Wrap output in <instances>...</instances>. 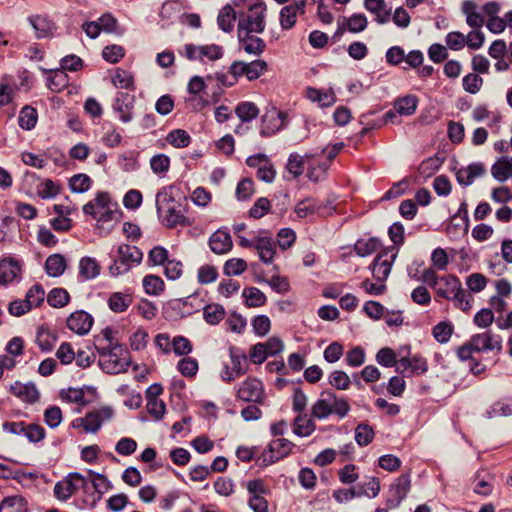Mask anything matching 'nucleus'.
I'll list each match as a JSON object with an SVG mask.
<instances>
[{"label":"nucleus","instance_id":"nucleus-39","mask_svg":"<svg viewBox=\"0 0 512 512\" xmlns=\"http://www.w3.org/2000/svg\"><path fill=\"white\" fill-rule=\"evenodd\" d=\"M295 214L300 219H305L320 213V206L313 198H306L297 203L294 209Z\"/></svg>","mask_w":512,"mask_h":512},{"label":"nucleus","instance_id":"nucleus-28","mask_svg":"<svg viewBox=\"0 0 512 512\" xmlns=\"http://www.w3.org/2000/svg\"><path fill=\"white\" fill-rule=\"evenodd\" d=\"M272 270L275 272L270 278L266 277L263 273H258V282L267 283L273 291L279 294H285L290 289V283L284 276H280L277 271L276 265L272 266Z\"/></svg>","mask_w":512,"mask_h":512},{"label":"nucleus","instance_id":"nucleus-51","mask_svg":"<svg viewBox=\"0 0 512 512\" xmlns=\"http://www.w3.org/2000/svg\"><path fill=\"white\" fill-rule=\"evenodd\" d=\"M70 301V295L64 288H53L47 295V302L54 308H62Z\"/></svg>","mask_w":512,"mask_h":512},{"label":"nucleus","instance_id":"nucleus-62","mask_svg":"<svg viewBox=\"0 0 512 512\" xmlns=\"http://www.w3.org/2000/svg\"><path fill=\"white\" fill-rule=\"evenodd\" d=\"M124 55H125L124 48L122 46L116 45V44L108 45V46L104 47L102 50L103 58L111 64L118 63L124 57Z\"/></svg>","mask_w":512,"mask_h":512},{"label":"nucleus","instance_id":"nucleus-8","mask_svg":"<svg viewBox=\"0 0 512 512\" xmlns=\"http://www.w3.org/2000/svg\"><path fill=\"white\" fill-rule=\"evenodd\" d=\"M294 447V443L286 438H278L272 440L267 448L258 456V461H262L263 466L273 464L287 457Z\"/></svg>","mask_w":512,"mask_h":512},{"label":"nucleus","instance_id":"nucleus-1","mask_svg":"<svg viewBox=\"0 0 512 512\" xmlns=\"http://www.w3.org/2000/svg\"><path fill=\"white\" fill-rule=\"evenodd\" d=\"M435 291L439 297L453 301L455 307L462 311H469L472 307L473 297L463 290L459 278L454 275L440 277Z\"/></svg>","mask_w":512,"mask_h":512},{"label":"nucleus","instance_id":"nucleus-57","mask_svg":"<svg viewBox=\"0 0 512 512\" xmlns=\"http://www.w3.org/2000/svg\"><path fill=\"white\" fill-rule=\"evenodd\" d=\"M45 297V291L42 285L34 284L26 293L25 300L30 308L38 307L42 304Z\"/></svg>","mask_w":512,"mask_h":512},{"label":"nucleus","instance_id":"nucleus-14","mask_svg":"<svg viewBox=\"0 0 512 512\" xmlns=\"http://www.w3.org/2000/svg\"><path fill=\"white\" fill-rule=\"evenodd\" d=\"M411 488V481L409 474L399 476L394 483L390 486V496L386 500L388 508H397L400 503L406 498Z\"/></svg>","mask_w":512,"mask_h":512},{"label":"nucleus","instance_id":"nucleus-47","mask_svg":"<svg viewBox=\"0 0 512 512\" xmlns=\"http://www.w3.org/2000/svg\"><path fill=\"white\" fill-rule=\"evenodd\" d=\"M224 316L225 310L220 304H205L203 307L204 320L210 325L218 324Z\"/></svg>","mask_w":512,"mask_h":512},{"label":"nucleus","instance_id":"nucleus-13","mask_svg":"<svg viewBox=\"0 0 512 512\" xmlns=\"http://www.w3.org/2000/svg\"><path fill=\"white\" fill-rule=\"evenodd\" d=\"M205 305V300L199 292L180 299H175L171 302L173 310L178 311L181 318L190 316L191 314L200 311Z\"/></svg>","mask_w":512,"mask_h":512},{"label":"nucleus","instance_id":"nucleus-25","mask_svg":"<svg viewBox=\"0 0 512 512\" xmlns=\"http://www.w3.org/2000/svg\"><path fill=\"white\" fill-rule=\"evenodd\" d=\"M283 350L284 343L277 336L270 337L264 343H258V365L262 364L269 356H276Z\"/></svg>","mask_w":512,"mask_h":512},{"label":"nucleus","instance_id":"nucleus-3","mask_svg":"<svg viewBox=\"0 0 512 512\" xmlns=\"http://www.w3.org/2000/svg\"><path fill=\"white\" fill-rule=\"evenodd\" d=\"M83 213L99 222L118 220L122 214L107 192H98L93 200L83 206Z\"/></svg>","mask_w":512,"mask_h":512},{"label":"nucleus","instance_id":"nucleus-26","mask_svg":"<svg viewBox=\"0 0 512 512\" xmlns=\"http://www.w3.org/2000/svg\"><path fill=\"white\" fill-rule=\"evenodd\" d=\"M119 342L114 336V332L111 327L104 328L99 334L93 337V346L97 351L99 357L105 354L110 348L112 349Z\"/></svg>","mask_w":512,"mask_h":512},{"label":"nucleus","instance_id":"nucleus-43","mask_svg":"<svg viewBox=\"0 0 512 512\" xmlns=\"http://www.w3.org/2000/svg\"><path fill=\"white\" fill-rule=\"evenodd\" d=\"M79 273L87 280L94 279L100 274V266L94 258L83 257L79 263Z\"/></svg>","mask_w":512,"mask_h":512},{"label":"nucleus","instance_id":"nucleus-38","mask_svg":"<svg viewBox=\"0 0 512 512\" xmlns=\"http://www.w3.org/2000/svg\"><path fill=\"white\" fill-rule=\"evenodd\" d=\"M276 170L266 155L258 153V179L271 183L275 179Z\"/></svg>","mask_w":512,"mask_h":512},{"label":"nucleus","instance_id":"nucleus-40","mask_svg":"<svg viewBox=\"0 0 512 512\" xmlns=\"http://www.w3.org/2000/svg\"><path fill=\"white\" fill-rule=\"evenodd\" d=\"M38 120L37 110L29 105L24 106L19 113L18 124L23 130H32Z\"/></svg>","mask_w":512,"mask_h":512},{"label":"nucleus","instance_id":"nucleus-53","mask_svg":"<svg viewBox=\"0 0 512 512\" xmlns=\"http://www.w3.org/2000/svg\"><path fill=\"white\" fill-rule=\"evenodd\" d=\"M92 180L86 174H76L69 180V187L73 193H84L91 188Z\"/></svg>","mask_w":512,"mask_h":512},{"label":"nucleus","instance_id":"nucleus-19","mask_svg":"<svg viewBox=\"0 0 512 512\" xmlns=\"http://www.w3.org/2000/svg\"><path fill=\"white\" fill-rule=\"evenodd\" d=\"M470 342L476 352L501 350L502 348V338L490 331L473 335Z\"/></svg>","mask_w":512,"mask_h":512},{"label":"nucleus","instance_id":"nucleus-63","mask_svg":"<svg viewBox=\"0 0 512 512\" xmlns=\"http://www.w3.org/2000/svg\"><path fill=\"white\" fill-rule=\"evenodd\" d=\"M177 369L184 377H194L198 372V362L195 358L184 357L178 362Z\"/></svg>","mask_w":512,"mask_h":512},{"label":"nucleus","instance_id":"nucleus-60","mask_svg":"<svg viewBox=\"0 0 512 512\" xmlns=\"http://www.w3.org/2000/svg\"><path fill=\"white\" fill-rule=\"evenodd\" d=\"M254 182L251 178L242 179L236 187V198L238 201H246L254 194Z\"/></svg>","mask_w":512,"mask_h":512},{"label":"nucleus","instance_id":"nucleus-52","mask_svg":"<svg viewBox=\"0 0 512 512\" xmlns=\"http://www.w3.org/2000/svg\"><path fill=\"white\" fill-rule=\"evenodd\" d=\"M374 436L373 428L366 423H361L355 428V441L361 447L369 445Z\"/></svg>","mask_w":512,"mask_h":512},{"label":"nucleus","instance_id":"nucleus-16","mask_svg":"<svg viewBox=\"0 0 512 512\" xmlns=\"http://www.w3.org/2000/svg\"><path fill=\"white\" fill-rule=\"evenodd\" d=\"M114 415V410L110 406H103L99 409L89 411L84 416L85 432L96 433L104 422L109 421Z\"/></svg>","mask_w":512,"mask_h":512},{"label":"nucleus","instance_id":"nucleus-27","mask_svg":"<svg viewBox=\"0 0 512 512\" xmlns=\"http://www.w3.org/2000/svg\"><path fill=\"white\" fill-rule=\"evenodd\" d=\"M462 13L466 16V23L472 29H481L484 25V16L478 11V5L472 0H466L461 6Z\"/></svg>","mask_w":512,"mask_h":512},{"label":"nucleus","instance_id":"nucleus-48","mask_svg":"<svg viewBox=\"0 0 512 512\" xmlns=\"http://www.w3.org/2000/svg\"><path fill=\"white\" fill-rule=\"evenodd\" d=\"M444 159L438 155H434L422 161L419 165L418 172L424 178L431 177L435 174L443 164Z\"/></svg>","mask_w":512,"mask_h":512},{"label":"nucleus","instance_id":"nucleus-20","mask_svg":"<svg viewBox=\"0 0 512 512\" xmlns=\"http://www.w3.org/2000/svg\"><path fill=\"white\" fill-rule=\"evenodd\" d=\"M93 322V317L89 313L79 310L70 314L66 325L72 332L85 335L91 330Z\"/></svg>","mask_w":512,"mask_h":512},{"label":"nucleus","instance_id":"nucleus-33","mask_svg":"<svg viewBox=\"0 0 512 512\" xmlns=\"http://www.w3.org/2000/svg\"><path fill=\"white\" fill-rule=\"evenodd\" d=\"M67 267L66 259L61 254H52L45 261L46 273L51 277L61 276Z\"/></svg>","mask_w":512,"mask_h":512},{"label":"nucleus","instance_id":"nucleus-55","mask_svg":"<svg viewBox=\"0 0 512 512\" xmlns=\"http://www.w3.org/2000/svg\"><path fill=\"white\" fill-rule=\"evenodd\" d=\"M367 493L364 487H354L351 489H337L333 492V497L338 503H344L355 497H362Z\"/></svg>","mask_w":512,"mask_h":512},{"label":"nucleus","instance_id":"nucleus-18","mask_svg":"<svg viewBox=\"0 0 512 512\" xmlns=\"http://www.w3.org/2000/svg\"><path fill=\"white\" fill-rule=\"evenodd\" d=\"M306 0H292L289 5L284 6L280 11V25L282 29H291L299 14L305 13Z\"/></svg>","mask_w":512,"mask_h":512},{"label":"nucleus","instance_id":"nucleus-61","mask_svg":"<svg viewBox=\"0 0 512 512\" xmlns=\"http://www.w3.org/2000/svg\"><path fill=\"white\" fill-rule=\"evenodd\" d=\"M286 169L293 178H298L304 171V160L303 157L297 153H291Z\"/></svg>","mask_w":512,"mask_h":512},{"label":"nucleus","instance_id":"nucleus-49","mask_svg":"<svg viewBox=\"0 0 512 512\" xmlns=\"http://www.w3.org/2000/svg\"><path fill=\"white\" fill-rule=\"evenodd\" d=\"M166 141L175 148H185L190 145L191 136L184 129H174L167 134Z\"/></svg>","mask_w":512,"mask_h":512},{"label":"nucleus","instance_id":"nucleus-34","mask_svg":"<svg viewBox=\"0 0 512 512\" xmlns=\"http://www.w3.org/2000/svg\"><path fill=\"white\" fill-rule=\"evenodd\" d=\"M307 98L312 102H317L321 107H329L336 101L333 91H324L317 88L309 87L306 92Z\"/></svg>","mask_w":512,"mask_h":512},{"label":"nucleus","instance_id":"nucleus-21","mask_svg":"<svg viewBox=\"0 0 512 512\" xmlns=\"http://www.w3.org/2000/svg\"><path fill=\"white\" fill-rule=\"evenodd\" d=\"M28 22L34 29L37 39L52 36L56 29L55 23L46 15H31L28 17Z\"/></svg>","mask_w":512,"mask_h":512},{"label":"nucleus","instance_id":"nucleus-30","mask_svg":"<svg viewBox=\"0 0 512 512\" xmlns=\"http://www.w3.org/2000/svg\"><path fill=\"white\" fill-rule=\"evenodd\" d=\"M492 176L500 183L512 177V159L507 156L499 158L491 167Z\"/></svg>","mask_w":512,"mask_h":512},{"label":"nucleus","instance_id":"nucleus-58","mask_svg":"<svg viewBox=\"0 0 512 512\" xmlns=\"http://www.w3.org/2000/svg\"><path fill=\"white\" fill-rule=\"evenodd\" d=\"M256 380L248 378L238 390L239 399L245 402H256Z\"/></svg>","mask_w":512,"mask_h":512},{"label":"nucleus","instance_id":"nucleus-46","mask_svg":"<svg viewBox=\"0 0 512 512\" xmlns=\"http://www.w3.org/2000/svg\"><path fill=\"white\" fill-rule=\"evenodd\" d=\"M512 415V398L495 402L485 413L487 418Z\"/></svg>","mask_w":512,"mask_h":512},{"label":"nucleus","instance_id":"nucleus-29","mask_svg":"<svg viewBox=\"0 0 512 512\" xmlns=\"http://www.w3.org/2000/svg\"><path fill=\"white\" fill-rule=\"evenodd\" d=\"M332 414L331 390H325L312 406V416L317 419H326Z\"/></svg>","mask_w":512,"mask_h":512},{"label":"nucleus","instance_id":"nucleus-10","mask_svg":"<svg viewBox=\"0 0 512 512\" xmlns=\"http://www.w3.org/2000/svg\"><path fill=\"white\" fill-rule=\"evenodd\" d=\"M256 18L248 15L238 23V39L243 49L249 54H256Z\"/></svg>","mask_w":512,"mask_h":512},{"label":"nucleus","instance_id":"nucleus-44","mask_svg":"<svg viewBox=\"0 0 512 512\" xmlns=\"http://www.w3.org/2000/svg\"><path fill=\"white\" fill-rule=\"evenodd\" d=\"M380 246L381 242L378 238L370 237L368 239H359L354 245V250L357 255L365 257L377 251Z\"/></svg>","mask_w":512,"mask_h":512},{"label":"nucleus","instance_id":"nucleus-37","mask_svg":"<svg viewBox=\"0 0 512 512\" xmlns=\"http://www.w3.org/2000/svg\"><path fill=\"white\" fill-rule=\"evenodd\" d=\"M418 106V98L415 95L400 97L394 102V109L400 115L410 116L415 113Z\"/></svg>","mask_w":512,"mask_h":512},{"label":"nucleus","instance_id":"nucleus-6","mask_svg":"<svg viewBox=\"0 0 512 512\" xmlns=\"http://www.w3.org/2000/svg\"><path fill=\"white\" fill-rule=\"evenodd\" d=\"M229 354L231 358V369L225 365L221 371V378L223 381L230 382L235 377L246 373L248 368V360L252 363H256V345H252L249 350V358L239 348L230 347Z\"/></svg>","mask_w":512,"mask_h":512},{"label":"nucleus","instance_id":"nucleus-4","mask_svg":"<svg viewBox=\"0 0 512 512\" xmlns=\"http://www.w3.org/2000/svg\"><path fill=\"white\" fill-rule=\"evenodd\" d=\"M112 263L108 267L111 276H119L127 273L132 267L141 263L143 259L142 251L129 244H120L117 247L116 255L110 254Z\"/></svg>","mask_w":512,"mask_h":512},{"label":"nucleus","instance_id":"nucleus-35","mask_svg":"<svg viewBox=\"0 0 512 512\" xmlns=\"http://www.w3.org/2000/svg\"><path fill=\"white\" fill-rule=\"evenodd\" d=\"M343 27H339L338 32L341 33L345 27L351 33H360L364 31L368 25L367 17L362 13H354L349 18L343 19Z\"/></svg>","mask_w":512,"mask_h":512},{"label":"nucleus","instance_id":"nucleus-5","mask_svg":"<svg viewBox=\"0 0 512 512\" xmlns=\"http://www.w3.org/2000/svg\"><path fill=\"white\" fill-rule=\"evenodd\" d=\"M99 357L98 364L107 374H120L128 370L131 365V357L128 349L118 343L112 349Z\"/></svg>","mask_w":512,"mask_h":512},{"label":"nucleus","instance_id":"nucleus-54","mask_svg":"<svg viewBox=\"0 0 512 512\" xmlns=\"http://www.w3.org/2000/svg\"><path fill=\"white\" fill-rule=\"evenodd\" d=\"M92 485L95 489L97 497L93 499L92 506H95L101 500L102 495L113 489L111 481L104 475H96V479H92Z\"/></svg>","mask_w":512,"mask_h":512},{"label":"nucleus","instance_id":"nucleus-64","mask_svg":"<svg viewBox=\"0 0 512 512\" xmlns=\"http://www.w3.org/2000/svg\"><path fill=\"white\" fill-rule=\"evenodd\" d=\"M168 260V250L163 246L153 247L147 257L148 263L153 266H163Z\"/></svg>","mask_w":512,"mask_h":512},{"label":"nucleus","instance_id":"nucleus-31","mask_svg":"<svg viewBox=\"0 0 512 512\" xmlns=\"http://www.w3.org/2000/svg\"><path fill=\"white\" fill-rule=\"evenodd\" d=\"M316 429V425L312 418L307 414H298L293 421V432L299 437L310 436Z\"/></svg>","mask_w":512,"mask_h":512},{"label":"nucleus","instance_id":"nucleus-45","mask_svg":"<svg viewBox=\"0 0 512 512\" xmlns=\"http://www.w3.org/2000/svg\"><path fill=\"white\" fill-rule=\"evenodd\" d=\"M112 83L115 87L127 90H134V76L131 72L117 68L112 76Z\"/></svg>","mask_w":512,"mask_h":512},{"label":"nucleus","instance_id":"nucleus-50","mask_svg":"<svg viewBox=\"0 0 512 512\" xmlns=\"http://www.w3.org/2000/svg\"><path fill=\"white\" fill-rule=\"evenodd\" d=\"M235 21V12L230 5L223 7L217 18L219 28L224 32H230L233 30Z\"/></svg>","mask_w":512,"mask_h":512},{"label":"nucleus","instance_id":"nucleus-41","mask_svg":"<svg viewBox=\"0 0 512 512\" xmlns=\"http://www.w3.org/2000/svg\"><path fill=\"white\" fill-rule=\"evenodd\" d=\"M0 512H27V502L19 495L6 497L0 503Z\"/></svg>","mask_w":512,"mask_h":512},{"label":"nucleus","instance_id":"nucleus-17","mask_svg":"<svg viewBox=\"0 0 512 512\" xmlns=\"http://www.w3.org/2000/svg\"><path fill=\"white\" fill-rule=\"evenodd\" d=\"M135 97L127 92H118L112 104V109L118 114V119L123 123H129L133 119Z\"/></svg>","mask_w":512,"mask_h":512},{"label":"nucleus","instance_id":"nucleus-12","mask_svg":"<svg viewBox=\"0 0 512 512\" xmlns=\"http://www.w3.org/2000/svg\"><path fill=\"white\" fill-rule=\"evenodd\" d=\"M22 274V266L19 260L8 256L0 259V286H8L19 282Z\"/></svg>","mask_w":512,"mask_h":512},{"label":"nucleus","instance_id":"nucleus-42","mask_svg":"<svg viewBox=\"0 0 512 512\" xmlns=\"http://www.w3.org/2000/svg\"><path fill=\"white\" fill-rule=\"evenodd\" d=\"M132 303V297L129 294L115 292L108 299L109 308L115 313H121L128 309Z\"/></svg>","mask_w":512,"mask_h":512},{"label":"nucleus","instance_id":"nucleus-22","mask_svg":"<svg viewBox=\"0 0 512 512\" xmlns=\"http://www.w3.org/2000/svg\"><path fill=\"white\" fill-rule=\"evenodd\" d=\"M9 390L13 395L29 404L36 403L40 398V393L32 382L23 384L20 381H15L10 385Z\"/></svg>","mask_w":512,"mask_h":512},{"label":"nucleus","instance_id":"nucleus-36","mask_svg":"<svg viewBox=\"0 0 512 512\" xmlns=\"http://www.w3.org/2000/svg\"><path fill=\"white\" fill-rule=\"evenodd\" d=\"M276 253V244L270 237L258 236V256L264 263H271Z\"/></svg>","mask_w":512,"mask_h":512},{"label":"nucleus","instance_id":"nucleus-9","mask_svg":"<svg viewBox=\"0 0 512 512\" xmlns=\"http://www.w3.org/2000/svg\"><path fill=\"white\" fill-rule=\"evenodd\" d=\"M396 257L397 251L394 247L381 252L375 257L369 269L376 281L385 282L387 280Z\"/></svg>","mask_w":512,"mask_h":512},{"label":"nucleus","instance_id":"nucleus-23","mask_svg":"<svg viewBox=\"0 0 512 512\" xmlns=\"http://www.w3.org/2000/svg\"><path fill=\"white\" fill-rule=\"evenodd\" d=\"M364 7L375 15L378 24H386L391 19L392 7L388 6L385 0H364Z\"/></svg>","mask_w":512,"mask_h":512},{"label":"nucleus","instance_id":"nucleus-7","mask_svg":"<svg viewBox=\"0 0 512 512\" xmlns=\"http://www.w3.org/2000/svg\"><path fill=\"white\" fill-rule=\"evenodd\" d=\"M86 484L87 479L81 473L70 472L54 485V497L59 501L66 502L80 488H85Z\"/></svg>","mask_w":512,"mask_h":512},{"label":"nucleus","instance_id":"nucleus-15","mask_svg":"<svg viewBox=\"0 0 512 512\" xmlns=\"http://www.w3.org/2000/svg\"><path fill=\"white\" fill-rule=\"evenodd\" d=\"M286 115L275 107H271L261 117L262 136H270L278 132L285 125Z\"/></svg>","mask_w":512,"mask_h":512},{"label":"nucleus","instance_id":"nucleus-56","mask_svg":"<svg viewBox=\"0 0 512 512\" xmlns=\"http://www.w3.org/2000/svg\"><path fill=\"white\" fill-rule=\"evenodd\" d=\"M143 287L147 294L159 295L165 287L164 281L156 275H146L143 278Z\"/></svg>","mask_w":512,"mask_h":512},{"label":"nucleus","instance_id":"nucleus-11","mask_svg":"<svg viewBox=\"0 0 512 512\" xmlns=\"http://www.w3.org/2000/svg\"><path fill=\"white\" fill-rule=\"evenodd\" d=\"M185 56L191 61H204L207 58L210 61H216L223 57V47L217 44L194 45L186 44L184 46Z\"/></svg>","mask_w":512,"mask_h":512},{"label":"nucleus","instance_id":"nucleus-24","mask_svg":"<svg viewBox=\"0 0 512 512\" xmlns=\"http://www.w3.org/2000/svg\"><path fill=\"white\" fill-rule=\"evenodd\" d=\"M232 246L231 236L224 230L215 231L209 238V247L215 254H226L232 249Z\"/></svg>","mask_w":512,"mask_h":512},{"label":"nucleus","instance_id":"nucleus-32","mask_svg":"<svg viewBox=\"0 0 512 512\" xmlns=\"http://www.w3.org/2000/svg\"><path fill=\"white\" fill-rule=\"evenodd\" d=\"M57 341L56 334L46 326H40L37 329L36 343L43 352H49L53 349Z\"/></svg>","mask_w":512,"mask_h":512},{"label":"nucleus","instance_id":"nucleus-2","mask_svg":"<svg viewBox=\"0 0 512 512\" xmlns=\"http://www.w3.org/2000/svg\"><path fill=\"white\" fill-rule=\"evenodd\" d=\"M156 208L159 217L163 218V222L168 228H174L178 225H186L188 223L182 205L175 201L172 195L166 190L157 193Z\"/></svg>","mask_w":512,"mask_h":512},{"label":"nucleus","instance_id":"nucleus-59","mask_svg":"<svg viewBox=\"0 0 512 512\" xmlns=\"http://www.w3.org/2000/svg\"><path fill=\"white\" fill-rule=\"evenodd\" d=\"M331 410L332 414L342 419L348 415L350 406L345 398L337 397V395L331 391Z\"/></svg>","mask_w":512,"mask_h":512}]
</instances>
